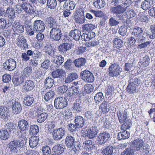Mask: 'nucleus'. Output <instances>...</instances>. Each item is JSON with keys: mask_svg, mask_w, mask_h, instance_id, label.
<instances>
[{"mask_svg": "<svg viewBox=\"0 0 155 155\" xmlns=\"http://www.w3.org/2000/svg\"><path fill=\"white\" fill-rule=\"evenodd\" d=\"M31 20V19H30L28 21H29L28 24L25 23L26 28L27 29L30 28L31 30H34L36 32H42L44 31L45 29V23L42 21L41 20L35 21L33 23V27L32 28V25L30 24Z\"/></svg>", "mask_w": 155, "mask_h": 155, "instance_id": "nucleus-1", "label": "nucleus"}, {"mask_svg": "<svg viewBox=\"0 0 155 155\" xmlns=\"http://www.w3.org/2000/svg\"><path fill=\"white\" fill-rule=\"evenodd\" d=\"M108 74L111 77H117L120 74L122 71V68L119 64L114 63L110 65L108 68Z\"/></svg>", "mask_w": 155, "mask_h": 155, "instance_id": "nucleus-2", "label": "nucleus"}, {"mask_svg": "<svg viewBox=\"0 0 155 155\" xmlns=\"http://www.w3.org/2000/svg\"><path fill=\"white\" fill-rule=\"evenodd\" d=\"M140 83V81L136 77L130 80V82L127 87V92L130 94H133L136 92L137 87Z\"/></svg>", "mask_w": 155, "mask_h": 155, "instance_id": "nucleus-3", "label": "nucleus"}, {"mask_svg": "<svg viewBox=\"0 0 155 155\" xmlns=\"http://www.w3.org/2000/svg\"><path fill=\"white\" fill-rule=\"evenodd\" d=\"M61 29L57 27L52 28L50 33V38L52 41H59L61 38Z\"/></svg>", "mask_w": 155, "mask_h": 155, "instance_id": "nucleus-4", "label": "nucleus"}, {"mask_svg": "<svg viewBox=\"0 0 155 155\" xmlns=\"http://www.w3.org/2000/svg\"><path fill=\"white\" fill-rule=\"evenodd\" d=\"M81 78L84 81L92 83L94 81V77L93 74L88 70L82 71L80 73Z\"/></svg>", "mask_w": 155, "mask_h": 155, "instance_id": "nucleus-5", "label": "nucleus"}, {"mask_svg": "<svg viewBox=\"0 0 155 155\" xmlns=\"http://www.w3.org/2000/svg\"><path fill=\"white\" fill-rule=\"evenodd\" d=\"M54 102L55 107L58 109H62L67 106L66 99L62 97H59L55 98Z\"/></svg>", "mask_w": 155, "mask_h": 155, "instance_id": "nucleus-6", "label": "nucleus"}, {"mask_svg": "<svg viewBox=\"0 0 155 155\" xmlns=\"http://www.w3.org/2000/svg\"><path fill=\"white\" fill-rule=\"evenodd\" d=\"M65 133L64 128L60 127L55 129L52 133L53 138L55 140H59L62 138Z\"/></svg>", "mask_w": 155, "mask_h": 155, "instance_id": "nucleus-7", "label": "nucleus"}, {"mask_svg": "<svg viewBox=\"0 0 155 155\" xmlns=\"http://www.w3.org/2000/svg\"><path fill=\"white\" fill-rule=\"evenodd\" d=\"M3 66L5 70L11 71L16 68V63L13 59L9 58L3 63Z\"/></svg>", "mask_w": 155, "mask_h": 155, "instance_id": "nucleus-8", "label": "nucleus"}, {"mask_svg": "<svg viewBox=\"0 0 155 155\" xmlns=\"http://www.w3.org/2000/svg\"><path fill=\"white\" fill-rule=\"evenodd\" d=\"M10 102L11 104H12V113L15 114H19L22 110L21 104L18 102L16 101L15 99L10 100Z\"/></svg>", "mask_w": 155, "mask_h": 155, "instance_id": "nucleus-9", "label": "nucleus"}, {"mask_svg": "<svg viewBox=\"0 0 155 155\" xmlns=\"http://www.w3.org/2000/svg\"><path fill=\"white\" fill-rule=\"evenodd\" d=\"M130 147L133 150L136 151L142 150V148L144 145V142L143 140L137 139L134 140Z\"/></svg>", "mask_w": 155, "mask_h": 155, "instance_id": "nucleus-10", "label": "nucleus"}, {"mask_svg": "<svg viewBox=\"0 0 155 155\" xmlns=\"http://www.w3.org/2000/svg\"><path fill=\"white\" fill-rule=\"evenodd\" d=\"M110 135L108 132H102L99 134L97 138L98 143L101 145L104 144L109 139Z\"/></svg>", "mask_w": 155, "mask_h": 155, "instance_id": "nucleus-11", "label": "nucleus"}, {"mask_svg": "<svg viewBox=\"0 0 155 155\" xmlns=\"http://www.w3.org/2000/svg\"><path fill=\"white\" fill-rule=\"evenodd\" d=\"M12 29L16 34L23 32L24 31V28L23 25L18 22H12ZM11 25V24H10Z\"/></svg>", "mask_w": 155, "mask_h": 155, "instance_id": "nucleus-12", "label": "nucleus"}, {"mask_svg": "<svg viewBox=\"0 0 155 155\" xmlns=\"http://www.w3.org/2000/svg\"><path fill=\"white\" fill-rule=\"evenodd\" d=\"M0 116L5 121H7L8 120L10 117L9 110L5 106H0Z\"/></svg>", "mask_w": 155, "mask_h": 155, "instance_id": "nucleus-13", "label": "nucleus"}, {"mask_svg": "<svg viewBox=\"0 0 155 155\" xmlns=\"http://www.w3.org/2000/svg\"><path fill=\"white\" fill-rule=\"evenodd\" d=\"M110 12L114 14H122L126 10V8H124L122 4L115 7H112L110 9Z\"/></svg>", "mask_w": 155, "mask_h": 155, "instance_id": "nucleus-14", "label": "nucleus"}, {"mask_svg": "<svg viewBox=\"0 0 155 155\" xmlns=\"http://www.w3.org/2000/svg\"><path fill=\"white\" fill-rule=\"evenodd\" d=\"M17 45L21 47L23 49H27L28 48V45L27 43L26 39L21 36H19L17 39Z\"/></svg>", "mask_w": 155, "mask_h": 155, "instance_id": "nucleus-15", "label": "nucleus"}, {"mask_svg": "<svg viewBox=\"0 0 155 155\" xmlns=\"http://www.w3.org/2000/svg\"><path fill=\"white\" fill-rule=\"evenodd\" d=\"M98 133V130L97 127H92L88 130L87 134L84 137L87 136L90 139H92L94 138Z\"/></svg>", "mask_w": 155, "mask_h": 155, "instance_id": "nucleus-16", "label": "nucleus"}, {"mask_svg": "<svg viewBox=\"0 0 155 155\" xmlns=\"http://www.w3.org/2000/svg\"><path fill=\"white\" fill-rule=\"evenodd\" d=\"M35 87L34 82L31 80H27L25 81V84L23 86L22 90L24 92H27L32 90Z\"/></svg>", "mask_w": 155, "mask_h": 155, "instance_id": "nucleus-17", "label": "nucleus"}, {"mask_svg": "<svg viewBox=\"0 0 155 155\" xmlns=\"http://www.w3.org/2000/svg\"><path fill=\"white\" fill-rule=\"evenodd\" d=\"M8 147L10 149V151L17 153L19 147L17 140H14L11 141L8 145Z\"/></svg>", "mask_w": 155, "mask_h": 155, "instance_id": "nucleus-18", "label": "nucleus"}, {"mask_svg": "<svg viewBox=\"0 0 155 155\" xmlns=\"http://www.w3.org/2000/svg\"><path fill=\"white\" fill-rule=\"evenodd\" d=\"M117 114L118 117L119 122L120 123H124L127 119V112L125 110L124 111H118L117 112Z\"/></svg>", "mask_w": 155, "mask_h": 155, "instance_id": "nucleus-19", "label": "nucleus"}, {"mask_svg": "<svg viewBox=\"0 0 155 155\" xmlns=\"http://www.w3.org/2000/svg\"><path fill=\"white\" fill-rule=\"evenodd\" d=\"M18 127L21 131L27 130L29 127V123L26 120H21L18 123Z\"/></svg>", "mask_w": 155, "mask_h": 155, "instance_id": "nucleus-20", "label": "nucleus"}, {"mask_svg": "<svg viewBox=\"0 0 155 155\" xmlns=\"http://www.w3.org/2000/svg\"><path fill=\"white\" fill-rule=\"evenodd\" d=\"M69 35L74 40L78 41L79 40L81 35V32L79 30L74 29L71 30L70 32Z\"/></svg>", "mask_w": 155, "mask_h": 155, "instance_id": "nucleus-21", "label": "nucleus"}, {"mask_svg": "<svg viewBox=\"0 0 155 155\" xmlns=\"http://www.w3.org/2000/svg\"><path fill=\"white\" fill-rule=\"evenodd\" d=\"M84 148L88 151H91L95 147V143L92 140H87L83 143Z\"/></svg>", "mask_w": 155, "mask_h": 155, "instance_id": "nucleus-22", "label": "nucleus"}, {"mask_svg": "<svg viewBox=\"0 0 155 155\" xmlns=\"http://www.w3.org/2000/svg\"><path fill=\"white\" fill-rule=\"evenodd\" d=\"M73 109L77 112H81L82 109V105L81 100L77 99L74 103Z\"/></svg>", "mask_w": 155, "mask_h": 155, "instance_id": "nucleus-23", "label": "nucleus"}, {"mask_svg": "<svg viewBox=\"0 0 155 155\" xmlns=\"http://www.w3.org/2000/svg\"><path fill=\"white\" fill-rule=\"evenodd\" d=\"M75 141L74 137L68 135L65 140V143L68 148H71L74 145Z\"/></svg>", "mask_w": 155, "mask_h": 155, "instance_id": "nucleus-24", "label": "nucleus"}, {"mask_svg": "<svg viewBox=\"0 0 155 155\" xmlns=\"http://www.w3.org/2000/svg\"><path fill=\"white\" fill-rule=\"evenodd\" d=\"M95 34L94 32H87L83 33L81 36V38L82 40L85 41H89L95 37Z\"/></svg>", "mask_w": 155, "mask_h": 155, "instance_id": "nucleus-25", "label": "nucleus"}, {"mask_svg": "<svg viewBox=\"0 0 155 155\" xmlns=\"http://www.w3.org/2000/svg\"><path fill=\"white\" fill-rule=\"evenodd\" d=\"M47 24L50 28H56L57 27V24L56 20L51 17H48L45 19Z\"/></svg>", "mask_w": 155, "mask_h": 155, "instance_id": "nucleus-26", "label": "nucleus"}, {"mask_svg": "<svg viewBox=\"0 0 155 155\" xmlns=\"http://www.w3.org/2000/svg\"><path fill=\"white\" fill-rule=\"evenodd\" d=\"M123 130L118 133L117 138L119 140L127 139L130 137V134L129 132L124 130Z\"/></svg>", "mask_w": 155, "mask_h": 155, "instance_id": "nucleus-27", "label": "nucleus"}, {"mask_svg": "<svg viewBox=\"0 0 155 155\" xmlns=\"http://www.w3.org/2000/svg\"><path fill=\"white\" fill-rule=\"evenodd\" d=\"M153 2L152 0H145L142 2L141 8L145 11L151 7L153 5Z\"/></svg>", "mask_w": 155, "mask_h": 155, "instance_id": "nucleus-28", "label": "nucleus"}, {"mask_svg": "<svg viewBox=\"0 0 155 155\" xmlns=\"http://www.w3.org/2000/svg\"><path fill=\"white\" fill-rule=\"evenodd\" d=\"M6 13L8 15V16L10 18L8 20V24H12V22L13 21L12 18L15 17V13L14 10L13 8L9 7L7 8Z\"/></svg>", "mask_w": 155, "mask_h": 155, "instance_id": "nucleus-29", "label": "nucleus"}, {"mask_svg": "<svg viewBox=\"0 0 155 155\" xmlns=\"http://www.w3.org/2000/svg\"><path fill=\"white\" fill-rule=\"evenodd\" d=\"M64 149L61 144H58L53 148V150L54 153L52 154L54 155H61L64 151Z\"/></svg>", "mask_w": 155, "mask_h": 155, "instance_id": "nucleus-30", "label": "nucleus"}, {"mask_svg": "<svg viewBox=\"0 0 155 155\" xmlns=\"http://www.w3.org/2000/svg\"><path fill=\"white\" fill-rule=\"evenodd\" d=\"M79 91L77 87L72 86L68 89V91L67 92V94L70 97L73 96L75 97L79 94Z\"/></svg>", "mask_w": 155, "mask_h": 155, "instance_id": "nucleus-31", "label": "nucleus"}, {"mask_svg": "<svg viewBox=\"0 0 155 155\" xmlns=\"http://www.w3.org/2000/svg\"><path fill=\"white\" fill-rule=\"evenodd\" d=\"M85 119L81 116H77L75 118L74 122L80 128L83 127L84 124Z\"/></svg>", "mask_w": 155, "mask_h": 155, "instance_id": "nucleus-32", "label": "nucleus"}, {"mask_svg": "<svg viewBox=\"0 0 155 155\" xmlns=\"http://www.w3.org/2000/svg\"><path fill=\"white\" fill-rule=\"evenodd\" d=\"M64 73V71L61 69H58L53 71L51 75L53 78H60L62 77V74Z\"/></svg>", "mask_w": 155, "mask_h": 155, "instance_id": "nucleus-33", "label": "nucleus"}, {"mask_svg": "<svg viewBox=\"0 0 155 155\" xmlns=\"http://www.w3.org/2000/svg\"><path fill=\"white\" fill-rule=\"evenodd\" d=\"M114 148L111 146L104 147L103 148L102 153L103 155H111L113 152Z\"/></svg>", "mask_w": 155, "mask_h": 155, "instance_id": "nucleus-34", "label": "nucleus"}, {"mask_svg": "<svg viewBox=\"0 0 155 155\" xmlns=\"http://www.w3.org/2000/svg\"><path fill=\"white\" fill-rule=\"evenodd\" d=\"M39 139L37 136L31 137L29 139V143L31 147H36L38 144Z\"/></svg>", "mask_w": 155, "mask_h": 155, "instance_id": "nucleus-35", "label": "nucleus"}, {"mask_svg": "<svg viewBox=\"0 0 155 155\" xmlns=\"http://www.w3.org/2000/svg\"><path fill=\"white\" fill-rule=\"evenodd\" d=\"M74 63L76 67L80 68L85 64L86 63V60L85 58H81L75 60L74 61Z\"/></svg>", "mask_w": 155, "mask_h": 155, "instance_id": "nucleus-36", "label": "nucleus"}, {"mask_svg": "<svg viewBox=\"0 0 155 155\" xmlns=\"http://www.w3.org/2000/svg\"><path fill=\"white\" fill-rule=\"evenodd\" d=\"M78 78V75L75 73H71L68 74L65 82L66 83L71 82Z\"/></svg>", "mask_w": 155, "mask_h": 155, "instance_id": "nucleus-37", "label": "nucleus"}, {"mask_svg": "<svg viewBox=\"0 0 155 155\" xmlns=\"http://www.w3.org/2000/svg\"><path fill=\"white\" fill-rule=\"evenodd\" d=\"M71 48V45L68 43H63L61 44L58 47L59 51L64 53Z\"/></svg>", "mask_w": 155, "mask_h": 155, "instance_id": "nucleus-38", "label": "nucleus"}, {"mask_svg": "<svg viewBox=\"0 0 155 155\" xmlns=\"http://www.w3.org/2000/svg\"><path fill=\"white\" fill-rule=\"evenodd\" d=\"M44 48L45 51V52L50 56L52 55L54 52V48L53 44L47 45Z\"/></svg>", "mask_w": 155, "mask_h": 155, "instance_id": "nucleus-39", "label": "nucleus"}, {"mask_svg": "<svg viewBox=\"0 0 155 155\" xmlns=\"http://www.w3.org/2000/svg\"><path fill=\"white\" fill-rule=\"evenodd\" d=\"M94 6L96 8L101 9L104 8L106 5L105 0H96L93 3Z\"/></svg>", "mask_w": 155, "mask_h": 155, "instance_id": "nucleus-40", "label": "nucleus"}, {"mask_svg": "<svg viewBox=\"0 0 155 155\" xmlns=\"http://www.w3.org/2000/svg\"><path fill=\"white\" fill-rule=\"evenodd\" d=\"M96 28L95 25L91 24H86L82 26L83 31L84 32H92V31Z\"/></svg>", "mask_w": 155, "mask_h": 155, "instance_id": "nucleus-41", "label": "nucleus"}, {"mask_svg": "<svg viewBox=\"0 0 155 155\" xmlns=\"http://www.w3.org/2000/svg\"><path fill=\"white\" fill-rule=\"evenodd\" d=\"M113 42L114 47L117 49L121 48L123 45V41L119 38H114Z\"/></svg>", "mask_w": 155, "mask_h": 155, "instance_id": "nucleus-42", "label": "nucleus"}, {"mask_svg": "<svg viewBox=\"0 0 155 155\" xmlns=\"http://www.w3.org/2000/svg\"><path fill=\"white\" fill-rule=\"evenodd\" d=\"M108 105L107 102L105 101H104L100 104L99 109L102 110L103 113H107L109 111L110 107Z\"/></svg>", "mask_w": 155, "mask_h": 155, "instance_id": "nucleus-43", "label": "nucleus"}, {"mask_svg": "<svg viewBox=\"0 0 155 155\" xmlns=\"http://www.w3.org/2000/svg\"><path fill=\"white\" fill-rule=\"evenodd\" d=\"M54 62L58 66L61 65L64 61V58L61 55H56L54 57Z\"/></svg>", "mask_w": 155, "mask_h": 155, "instance_id": "nucleus-44", "label": "nucleus"}, {"mask_svg": "<svg viewBox=\"0 0 155 155\" xmlns=\"http://www.w3.org/2000/svg\"><path fill=\"white\" fill-rule=\"evenodd\" d=\"M55 95L54 91L52 90H49L44 95V98L46 101H48L53 98Z\"/></svg>", "mask_w": 155, "mask_h": 155, "instance_id": "nucleus-45", "label": "nucleus"}, {"mask_svg": "<svg viewBox=\"0 0 155 155\" xmlns=\"http://www.w3.org/2000/svg\"><path fill=\"white\" fill-rule=\"evenodd\" d=\"M54 84V80L50 78H47L44 82V86L46 88H50L52 87Z\"/></svg>", "mask_w": 155, "mask_h": 155, "instance_id": "nucleus-46", "label": "nucleus"}, {"mask_svg": "<svg viewBox=\"0 0 155 155\" xmlns=\"http://www.w3.org/2000/svg\"><path fill=\"white\" fill-rule=\"evenodd\" d=\"M60 113L63 114L64 118L66 120H68L72 117V112L70 109H67L61 112Z\"/></svg>", "mask_w": 155, "mask_h": 155, "instance_id": "nucleus-47", "label": "nucleus"}, {"mask_svg": "<svg viewBox=\"0 0 155 155\" xmlns=\"http://www.w3.org/2000/svg\"><path fill=\"white\" fill-rule=\"evenodd\" d=\"M150 59L147 56H145L141 59V61L139 62V65L142 67L147 66L150 63Z\"/></svg>", "mask_w": 155, "mask_h": 155, "instance_id": "nucleus-48", "label": "nucleus"}, {"mask_svg": "<svg viewBox=\"0 0 155 155\" xmlns=\"http://www.w3.org/2000/svg\"><path fill=\"white\" fill-rule=\"evenodd\" d=\"M34 101V99L33 97L27 95L25 97L23 103L25 105L29 106L32 104Z\"/></svg>", "mask_w": 155, "mask_h": 155, "instance_id": "nucleus-49", "label": "nucleus"}, {"mask_svg": "<svg viewBox=\"0 0 155 155\" xmlns=\"http://www.w3.org/2000/svg\"><path fill=\"white\" fill-rule=\"evenodd\" d=\"M24 80L23 77H18L16 76H14L13 77L12 82L13 84L16 85H18L24 82Z\"/></svg>", "mask_w": 155, "mask_h": 155, "instance_id": "nucleus-50", "label": "nucleus"}, {"mask_svg": "<svg viewBox=\"0 0 155 155\" xmlns=\"http://www.w3.org/2000/svg\"><path fill=\"white\" fill-rule=\"evenodd\" d=\"M143 32V30L141 28L136 27L133 29L132 34L137 37L139 35H141Z\"/></svg>", "mask_w": 155, "mask_h": 155, "instance_id": "nucleus-51", "label": "nucleus"}, {"mask_svg": "<svg viewBox=\"0 0 155 155\" xmlns=\"http://www.w3.org/2000/svg\"><path fill=\"white\" fill-rule=\"evenodd\" d=\"M57 5V2L56 0H47V5L48 8L51 9H53L55 8Z\"/></svg>", "mask_w": 155, "mask_h": 155, "instance_id": "nucleus-52", "label": "nucleus"}, {"mask_svg": "<svg viewBox=\"0 0 155 155\" xmlns=\"http://www.w3.org/2000/svg\"><path fill=\"white\" fill-rule=\"evenodd\" d=\"M114 88L112 85H108L106 89L105 96L107 98H109L112 96Z\"/></svg>", "mask_w": 155, "mask_h": 155, "instance_id": "nucleus-53", "label": "nucleus"}, {"mask_svg": "<svg viewBox=\"0 0 155 155\" xmlns=\"http://www.w3.org/2000/svg\"><path fill=\"white\" fill-rule=\"evenodd\" d=\"M48 114L45 112L42 113L40 115L38 114L37 117V121L39 123L44 122L47 118Z\"/></svg>", "mask_w": 155, "mask_h": 155, "instance_id": "nucleus-54", "label": "nucleus"}, {"mask_svg": "<svg viewBox=\"0 0 155 155\" xmlns=\"http://www.w3.org/2000/svg\"><path fill=\"white\" fill-rule=\"evenodd\" d=\"M8 132L5 130H0V138L3 140H6L9 137Z\"/></svg>", "mask_w": 155, "mask_h": 155, "instance_id": "nucleus-55", "label": "nucleus"}, {"mask_svg": "<svg viewBox=\"0 0 155 155\" xmlns=\"http://www.w3.org/2000/svg\"><path fill=\"white\" fill-rule=\"evenodd\" d=\"M121 126V130H125L129 129L132 125L131 121L130 120H127Z\"/></svg>", "mask_w": 155, "mask_h": 155, "instance_id": "nucleus-56", "label": "nucleus"}, {"mask_svg": "<svg viewBox=\"0 0 155 155\" xmlns=\"http://www.w3.org/2000/svg\"><path fill=\"white\" fill-rule=\"evenodd\" d=\"M5 129L8 132H13L15 130L13 124L11 122L7 123L5 125Z\"/></svg>", "mask_w": 155, "mask_h": 155, "instance_id": "nucleus-57", "label": "nucleus"}, {"mask_svg": "<svg viewBox=\"0 0 155 155\" xmlns=\"http://www.w3.org/2000/svg\"><path fill=\"white\" fill-rule=\"evenodd\" d=\"M136 15V12L133 9L127 11L125 13L124 16L125 18L130 19L134 17Z\"/></svg>", "mask_w": 155, "mask_h": 155, "instance_id": "nucleus-58", "label": "nucleus"}, {"mask_svg": "<svg viewBox=\"0 0 155 155\" xmlns=\"http://www.w3.org/2000/svg\"><path fill=\"white\" fill-rule=\"evenodd\" d=\"M29 131L31 135L36 134L39 132L38 127L36 125H31Z\"/></svg>", "mask_w": 155, "mask_h": 155, "instance_id": "nucleus-59", "label": "nucleus"}, {"mask_svg": "<svg viewBox=\"0 0 155 155\" xmlns=\"http://www.w3.org/2000/svg\"><path fill=\"white\" fill-rule=\"evenodd\" d=\"M41 151L43 155H50L51 154L50 148L48 146L43 147L41 149Z\"/></svg>", "mask_w": 155, "mask_h": 155, "instance_id": "nucleus-60", "label": "nucleus"}, {"mask_svg": "<svg viewBox=\"0 0 155 155\" xmlns=\"http://www.w3.org/2000/svg\"><path fill=\"white\" fill-rule=\"evenodd\" d=\"M32 69L31 67H27L25 68L22 73V77H28L31 72Z\"/></svg>", "mask_w": 155, "mask_h": 155, "instance_id": "nucleus-61", "label": "nucleus"}, {"mask_svg": "<svg viewBox=\"0 0 155 155\" xmlns=\"http://www.w3.org/2000/svg\"><path fill=\"white\" fill-rule=\"evenodd\" d=\"M80 128L75 124H70L68 125V130L70 132H73L76 131L78 128Z\"/></svg>", "mask_w": 155, "mask_h": 155, "instance_id": "nucleus-62", "label": "nucleus"}, {"mask_svg": "<svg viewBox=\"0 0 155 155\" xmlns=\"http://www.w3.org/2000/svg\"><path fill=\"white\" fill-rule=\"evenodd\" d=\"M134 151L130 147L127 148L122 153V155H134Z\"/></svg>", "mask_w": 155, "mask_h": 155, "instance_id": "nucleus-63", "label": "nucleus"}, {"mask_svg": "<svg viewBox=\"0 0 155 155\" xmlns=\"http://www.w3.org/2000/svg\"><path fill=\"white\" fill-rule=\"evenodd\" d=\"M34 70H35V71L33 74L36 78H38L43 76L44 71L41 70V69H38L37 70L36 68H35Z\"/></svg>", "mask_w": 155, "mask_h": 155, "instance_id": "nucleus-64", "label": "nucleus"}]
</instances>
